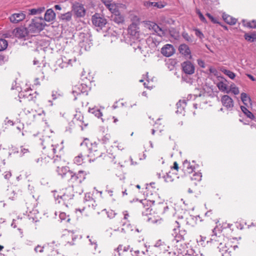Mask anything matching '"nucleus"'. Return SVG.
Returning a JSON list of instances; mask_svg holds the SVG:
<instances>
[{"instance_id": "1", "label": "nucleus", "mask_w": 256, "mask_h": 256, "mask_svg": "<svg viewBox=\"0 0 256 256\" xmlns=\"http://www.w3.org/2000/svg\"><path fill=\"white\" fill-rule=\"evenodd\" d=\"M64 146L62 145H58L56 148H53L52 152L55 154L54 162L56 166V171L58 175L63 177V168H64V160L62 158L64 156Z\"/></svg>"}, {"instance_id": "2", "label": "nucleus", "mask_w": 256, "mask_h": 256, "mask_svg": "<svg viewBox=\"0 0 256 256\" xmlns=\"http://www.w3.org/2000/svg\"><path fill=\"white\" fill-rule=\"evenodd\" d=\"M216 228L213 229L210 240L212 242L218 243L216 244H218V248L220 252H222V256H224V254L228 252L229 248L226 246V244L224 241V236L223 234H222L221 232L218 230V232H216Z\"/></svg>"}, {"instance_id": "3", "label": "nucleus", "mask_w": 256, "mask_h": 256, "mask_svg": "<svg viewBox=\"0 0 256 256\" xmlns=\"http://www.w3.org/2000/svg\"><path fill=\"white\" fill-rule=\"evenodd\" d=\"M65 178L70 183H74L76 185L81 183L85 178L86 172L83 170H80L76 174L72 170L65 168Z\"/></svg>"}, {"instance_id": "4", "label": "nucleus", "mask_w": 256, "mask_h": 256, "mask_svg": "<svg viewBox=\"0 0 256 256\" xmlns=\"http://www.w3.org/2000/svg\"><path fill=\"white\" fill-rule=\"evenodd\" d=\"M79 46L81 50L88 51L92 46L91 36L88 32H80L78 35Z\"/></svg>"}, {"instance_id": "5", "label": "nucleus", "mask_w": 256, "mask_h": 256, "mask_svg": "<svg viewBox=\"0 0 256 256\" xmlns=\"http://www.w3.org/2000/svg\"><path fill=\"white\" fill-rule=\"evenodd\" d=\"M80 148L86 150L89 154V157L98 158L101 156V154L98 152L97 145L96 144H92L90 142L88 143L86 142H84L81 144Z\"/></svg>"}, {"instance_id": "6", "label": "nucleus", "mask_w": 256, "mask_h": 256, "mask_svg": "<svg viewBox=\"0 0 256 256\" xmlns=\"http://www.w3.org/2000/svg\"><path fill=\"white\" fill-rule=\"evenodd\" d=\"M44 20L40 17H36L29 24L28 29L31 32H39L44 28Z\"/></svg>"}, {"instance_id": "7", "label": "nucleus", "mask_w": 256, "mask_h": 256, "mask_svg": "<svg viewBox=\"0 0 256 256\" xmlns=\"http://www.w3.org/2000/svg\"><path fill=\"white\" fill-rule=\"evenodd\" d=\"M173 228V235L174 238L173 242L178 243L184 240V238L186 234V231L184 230H180V224L178 222L176 221Z\"/></svg>"}, {"instance_id": "8", "label": "nucleus", "mask_w": 256, "mask_h": 256, "mask_svg": "<svg viewBox=\"0 0 256 256\" xmlns=\"http://www.w3.org/2000/svg\"><path fill=\"white\" fill-rule=\"evenodd\" d=\"M92 22L93 25L98 28V30H102L107 24V20L104 16L98 13H96L92 16Z\"/></svg>"}, {"instance_id": "9", "label": "nucleus", "mask_w": 256, "mask_h": 256, "mask_svg": "<svg viewBox=\"0 0 256 256\" xmlns=\"http://www.w3.org/2000/svg\"><path fill=\"white\" fill-rule=\"evenodd\" d=\"M88 86L84 84H78L75 85L72 88V94L74 95V100H76V96L80 94H81L86 93L88 94Z\"/></svg>"}, {"instance_id": "10", "label": "nucleus", "mask_w": 256, "mask_h": 256, "mask_svg": "<svg viewBox=\"0 0 256 256\" xmlns=\"http://www.w3.org/2000/svg\"><path fill=\"white\" fill-rule=\"evenodd\" d=\"M152 204L153 203L152 201L144 199L140 201L138 207L141 209L142 214L144 215H148L150 214Z\"/></svg>"}, {"instance_id": "11", "label": "nucleus", "mask_w": 256, "mask_h": 256, "mask_svg": "<svg viewBox=\"0 0 256 256\" xmlns=\"http://www.w3.org/2000/svg\"><path fill=\"white\" fill-rule=\"evenodd\" d=\"M40 144L42 146V149L44 150L46 148L48 149H50L52 151V148H56L58 144L54 146L52 142V140L50 136H43L42 138H40ZM63 142L62 141L60 145H62Z\"/></svg>"}, {"instance_id": "12", "label": "nucleus", "mask_w": 256, "mask_h": 256, "mask_svg": "<svg viewBox=\"0 0 256 256\" xmlns=\"http://www.w3.org/2000/svg\"><path fill=\"white\" fill-rule=\"evenodd\" d=\"M182 67L184 72L188 74H192L194 72L195 68L190 61L184 62L182 64Z\"/></svg>"}, {"instance_id": "13", "label": "nucleus", "mask_w": 256, "mask_h": 256, "mask_svg": "<svg viewBox=\"0 0 256 256\" xmlns=\"http://www.w3.org/2000/svg\"><path fill=\"white\" fill-rule=\"evenodd\" d=\"M175 52V50L172 45L166 44L161 49V53L165 56L170 57Z\"/></svg>"}, {"instance_id": "14", "label": "nucleus", "mask_w": 256, "mask_h": 256, "mask_svg": "<svg viewBox=\"0 0 256 256\" xmlns=\"http://www.w3.org/2000/svg\"><path fill=\"white\" fill-rule=\"evenodd\" d=\"M73 10L77 17H83L85 16L86 10L82 4L77 3L73 6Z\"/></svg>"}, {"instance_id": "15", "label": "nucleus", "mask_w": 256, "mask_h": 256, "mask_svg": "<svg viewBox=\"0 0 256 256\" xmlns=\"http://www.w3.org/2000/svg\"><path fill=\"white\" fill-rule=\"evenodd\" d=\"M82 152L78 154L77 156H76L74 159V163L78 165L82 164L84 160H86V158L89 157V154L88 152L86 151V150H82Z\"/></svg>"}, {"instance_id": "16", "label": "nucleus", "mask_w": 256, "mask_h": 256, "mask_svg": "<svg viewBox=\"0 0 256 256\" xmlns=\"http://www.w3.org/2000/svg\"><path fill=\"white\" fill-rule=\"evenodd\" d=\"M28 30L24 27H18L13 30V34L18 38H24L28 35Z\"/></svg>"}, {"instance_id": "17", "label": "nucleus", "mask_w": 256, "mask_h": 256, "mask_svg": "<svg viewBox=\"0 0 256 256\" xmlns=\"http://www.w3.org/2000/svg\"><path fill=\"white\" fill-rule=\"evenodd\" d=\"M25 18L26 14L23 12H20L12 14L10 16L9 19L12 23L16 24L24 20Z\"/></svg>"}, {"instance_id": "18", "label": "nucleus", "mask_w": 256, "mask_h": 256, "mask_svg": "<svg viewBox=\"0 0 256 256\" xmlns=\"http://www.w3.org/2000/svg\"><path fill=\"white\" fill-rule=\"evenodd\" d=\"M180 52L186 58L191 59L192 56L189 47L186 44H182L178 48Z\"/></svg>"}, {"instance_id": "19", "label": "nucleus", "mask_w": 256, "mask_h": 256, "mask_svg": "<svg viewBox=\"0 0 256 256\" xmlns=\"http://www.w3.org/2000/svg\"><path fill=\"white\" fill-rule=\"evenodd\" d=\"M221 101L222 105L227 109L232 108L234 106V101L228 95L222 96Z\"/></svg>"}, {"instance_id": "20", "label": "nucleus", "mask_w": 256, "mask_h": 256, "mask_svg": "<svg viewBox=\"0 0 256 256\" xmlns=\"http://www.w3.org/2000/svg\"><path fill=\"white\" fill-rule=\"evenodd\" d=\"M19 190L16 188L10 187L7 190L6 196L12 200H15L18 194Z\"/></svg>"}, {"instance_id": "21", "label": "nucleus", "mask_w": 256, "mask_h": 256, "mask_svg": "<svg viewBox=\"0 0 256 256\" xmlns=\"http://www.w3.org/2000/svg\"><path fill=\"white\" fill-rule=\"evenodd\" d=\"M138 24L133 22L128 28V33L131 36H137L138 35Z\"/></svg>"}, {"instance_id": "22", "label": "nucleus", "mask_w": 256, "mask_h": 256, "mask_svg": "<svg viewBox=\"0 0 256 256\" xmlns=\"http://www.w3.org/2000/svg\"><path fill=\"white\" fill-rule=\"evenodd\" d=\"M65 236L67 240V242L70 244H74V240L77 238L78 234H75L74 231L67 230L65 232Z\"/></svg>"}, {"instance_id": "23", "label": "nucleus", "mask_w": 256, "mask_h": 256, "mask_svg": "<svg viewBox=\"0 0 256 256\" xmlns=\"http://www.w3.org/2000/svg\"><path fill=\"white\" fill-rule=\"evenodd\" d=\"M194 166L191 165L190 162L187 160L184 161L183 163V170L185 172L191 174L194 172Z\"/></svg>"}, {"instance_id": "24", "label": "nucleus", "mask_w": 256, "mask_h": 256, "mask_svg": "<svg viewBox=\"0 0 256 256\" xmlns=\"http://www.w3.org/2000/svg\"><path fill=\"white\" fill-rule=\"evenodd\" d=\"M151 28L156 32L158 36L162 37L165 35L164 30H163L161 28H160L157 24L156 23H152L150 24Z\"/></svg>"}, {"instance_id": "25", "label": "nucleus", "mask_w": 256, "mask_h": 256, "mask_svg": "<svg viewBox=\"0 0 256 256\" xmlns=\"http://www.w3.org/2000/svg\"><path fill=\"white\" fill-rule=\"evenodd\" d=\"M222 18L226 22L230 25H234L236 24L237 20L225 13L222 14Z\"/></svg>"}, {"instance_id": "26", "label": "nucleus", "mask_w": 256, "mask_h": 256, "mask_svg": "<svg viewBox=\"0 0 256 256\" xmlns=\"http://www.w3.org/2000/svg\"><path fill=\"white\" fill-rule=\"evenodd\" d=\"M56 14L52 9L48 10L44 14V20L46 22H51L55 18Z\"/></svg>"}, {"instance_id": "27", "label": "nucleus", "mask_w": 256, "mask_h": 256, "mask_svg": "<svg viewBox=\"0 0 256 256\" xmlns=\"http://www.w3.org/2000/svg\"><path fill=\"white\" fill-rule=\"evenodd\" d=\"M112 20L116 23L118 24H122L124 22V18L120 14L118 10V12H115L114 14V16H112Z\"/></svg>"}, {"instance_id": "28", "label": "nucleus", "mask_w": 256, "mask_h": 256, "mask_svg": "<svg viewBox=\"0 0 256 256\" xmlns=\"http://www.w3.org/2000/svg\"><path fill=\"white\" fill-rule=\"evenodd\" d=\"M147 42L150 46L155 48L159 44L160 41L155 38L150 36L147 39Z\"/></svg>"}, {"instance_id": "29", "label": "nucleus", "mask_w": 256, "mask_h": 256, "mask_svg": "<svg viewBox=\"0 0 256 256\" xmlns=\"http://www.w3.org/2000/svg\"><path fill=\"white\" fill-rule=\"evenodd\" d=\"M84 117L81 114V113L79 112L74 116V120L75 122H77L80 123L79 124H84V126H86L88 125V123H86L84 121ZM80 126L82 127V126L80 124Z\"/></svg>"}, {"instance_id": "30", "label": "nucleus", "mask_w": 256, "mask_h": 256, "mask_svg": "<svg viewBox=\"0 0 256 256\" xmlns=\"http://www.w3.org/2000/svg\"><path fill=\"white\" fill-rule=\"evenodd\" d=\"M176 106L178 108L177 112H179L180 114H182V111L184 110V109L186 106V102L185 100H180L176 104Z\"/></svg>"}, {"instance_id": "31", "label": "nucleus", "mask_w": 256, "mask_h": 256, "mask_svg": "<svg viewBox=\"0 0 256 256\" xmlns=\"http://www.w3.org/2000/svg\"><path fill=\"white\" fill-rule=\"evenodd\" d=\"M240 109L245 114L246 116L251 120L254 118V115L244 106H241Z\"/></svg>"}, {"instance_id": "32", "label": "nucleus", "mask_w": 256, "mask_h": 256, "mask_svg": "<svg viewBox=\"0 0 256 256\" xmlns=\"http://www.w3.org/2000/svg\"><path fill=\"white\" fill-rule=\"evenodd\" d=\"M244 37L246 40L250 42H254L256 40V34L254 33H252L250 34L246 33Z\"/></svg>"}, {"instance_id": "33", "label": "nucleus", "mask_w": 256, "mask_h": 256, "mask_svg": "<svg viewBox=\"0 0 256 256\" xmlns=\"http://www.w3.org/2000/svg\"><path fill=\"white\" fill-rule=\"evenodd\" d=\"M240 98L244 104L246 106H248V102L251 101L250 97L245 92L241 94Z\"/></svg>"}, {"instance_id": "34", "label": "nucleus", "mask_w": 256, "mask_h": 256, "mask_svg": "<svg viewBox=\"0 0 256 256\" xmlns=\"http://www.w3.org/2000/svg\"><path fill=\"white\" fill-rule=\"evenodd\" d=\"M84 202L85 203L90 202L92 204V206H94V203H95V201L92 196V195L90 193H87L85 194L84 198Z\"/></svg>"}, {"instance_id": "35", "label": "nucleus", "mask_w": 256, "mask_h": 256, "mask_svg": "<svg viewBox=\"0 0 256 256\" xmlns=\"http://www.w3.org/2000/svg\"><path fill=\"white\" fill-rule=\"evenodd\" d=\"M221 71L222 72H223L224 74L228 76L232 80L234 79L236 77L235 74L230 70L222 68L221 69Z\"/></svg>"}, {"instance_id": "36", "label": "nucleus", "mask_w": 256, "mask_h": 256, "mask_svg": "<svg viewBox=\"0 0 256 256\" xmlns=\"http://www.w3.org/2000/svg\"><path fill=\"white\" fill-rule=\"evenodd\" d=\"M44 7H40L38 8H32L29 10L30 14L34 15L40 14L44 11Z\"/></svg>"}, {"instance_id": "37", "label": "nucleus", "mask_w": 256, "mask_h": 256, "mask_svg": "<svg viewBox=\"0 0 256 256\" xmlns=\"http://www.w3.org/2000/svg\"><path fill=\"white\" fill-rule=\"evenodd\" d=\"M230 91H231L235 95H237L240 93L238 87L236 86L234 84H232L230 86V90L226 91V92L228 94Z\"/></svg>"}, {"instance_id": "38", "label": "nucleus", "mask_w": 256, "mask_h": 256, "mask_svg": "<svg viewBox=\"0 0 256 256\" xmlns=\"http://www.w3.org/2000/svg\"><path fill=\"white\" fill-rule=\"evenodd\" d=\"M106 8L111 12L112 14H114L115 12H118V10L116 4L113 2L112 4L108 5Z\"/></svg>"}, {"instance_id": "39", "label": "nucleus", "mask_w": 256, "mask_h": 256, "mask_svg": "<svg viewBox=\"0 0 256 256\" xmlns=\"http://www.w3.org/2000/svg\"><path fill=\"white\" fill-rule=\"evenodd\" d=\"M8 45V42L3 38L0 39V51H2L6 49Z\"/></svg>"}, {"instance_id": "40", "label": "nucleus", "mask_w": 256, "mask_h": 256, "mask_svg": "<svg viewBox=\"0 0 256 256\" xmlns=\"http://www.w3.org/2000/svg\"><path fill=\"white\" fill-rule=\"evenodd\" d=\"M89 112L98 118L102 116V113L99 109L92 108L90 110Z\"/></svg>"}, {"instance_id": "41", "label": "nucleus", "mask_w": 256, "mask_h": 256, "mask_svg": "<svg viewBox=\"0 0 256 256\" xmlns=\"http://www.w3.org/2000/svg\"><path fill=\"white\" fill-rule=\"evenodd\" d=\"M218 89L222 92L227 91V85L223 82H220L218 84Z\"/></svg>"}, {"instance_id": "42", "label": "nucleus", "mask_w": 256, "mask_h": 256, "mask_svg": "<svg viewBox=\"0 0 256 256\" xmlns=\"http://www.w3.org/2000/svg\"><path fill=\"white\" fill-rule=\"evenodd\" d=\"M52 192H54V196L55 198L56 202L58 203H60V201L63 200V195L60 196L58 194H57V192L56 190H54Z\"/></svg>"}, {"instance_id": "43", "label": "nucleus", "mask_w": 256, "mask_h": 256, "mask_svg": "<svg viewBox=\"0 0 256 256\" xmlns=\"http://www.w3.org/2000/svg\"><path fill=\"white\" fill-rule=\"evenodd\" d=\"M160 20L162 24H170V22L172 21V20L166 18L164 16H162L160 18Z\"/></svg>"}, {"instance_id": "44", "label": "nucleus", "mask_w": 256, "mask_h": 256, "mask_svg": "<svg viewBox=\"0 0 256 256\" xmlns=\"http://www.w3.org/2000/svg\"><path fill=\"white\" fill-rule=\"evenodd\" d=\"M196 12L198 14L200 19V20L202 22H203L204 23H206L207 22V21H206V18L204 16V15L202 14V13L200 12V10L199 9H196Z\"/></svg>"}, {"instance_id": "45", "label": "nucleus", "mask_w": 256, "mask_h": 256, "mask_svg": "<svg viewBox=\"0 0 256 256\" xmlns=\"http://www.w3.org/2000/svg\"><path fill=\"white\" fill-rule=\"evenodd\" d=\"M151 5L158 8H163L165 6V4H164L162 2H152Z\"/></svg>"}, {"instance_id": "46", "label": "nucleus", "mask_w": 256, "mask_h": 256, "mask_svg": "<svg viewBox=\"0 0 256 256\" xmlns=\"http://www.w3.org/2000/svg\"><path fill=\"white\" fill-rule=\"evenodd\" d=\"M170 36L173 37L174 39L177 40L179 38V34L174 29L170 31Z\"/></svg>"}, {"instance_id": "47", "label": "nucleus", "mask_w": 256, "mask_h": 256, "mask_svg": "<svg viewBox=\"0 0 256 256\" xmlns=\"http://www.w3.org/2000/svg\"><path fill=\"white\" fill-rule=\"evenodd\" d=\"M106 214L108 217L110 218H114V216L116 214V213L112 210H110L108 211H107Z\"/></svg>"}, {"instance_id": "48", "label": "nucleus", "mask_w": 256, "mask_h": 256, "mask_svg": "<svg viewBox=\"0 0 256 256\" xmlns=\"http://www.w3.org/2000/svg\"><path fill=\"white\" fill-rule=\"evenodd\" d=\"M146 252H148V250H136L134 251V253L137 255V256H144L146 255Z\"/></svg>"}, {"instance_id": "49", "label": "nucleus", "mask_w": 256, "mask_h": 256, "mask_svg": "<svg viewBox=\"0 0 256 256\" xmlns=\"http://www.w3.org/2000/svg\"><path fill=\"white\" fill-rule=\"evenodd\" d=\"M201 178H202V175H201V174L200 173H195L194 175H193V177L192 178V179L193 180H197V181H200L201 180Z\"/></svg>"}, {"instance_id": "50", "label": "nucleus", "mask_w": 256, "mask_h": 256, "mask_svg": "<svg viewBox=\"0 0 256 256\" xmlns=\"http://www.w3.org/2000/svg\"><path fill=\"white\" fill-rule=\"evenodd\" d=\"M28 152L29 150L28 148H26L22 146L20 147V155L21 156H23L24 154L28 153Z\"/></svg>"}, {"instance_id": "51", "label": "nucleus", "mask_w": 256, "mask_h": 256, "mask_svg": "<svg viewBox=\"0 0 256 256\" xmlns=\"http://www.w3.org/2000/svg\"><path fill=\"white\" fill-rule=\"evenodd\" d=\"M206 16L210 18V20L214 23V24H218V22L216 18L214 17L209 13H206Z\"/></svg>"}, {"instance_id": "52", "label": "nucleus", "mask_w": 256, "mask_h": 256, "mask_svg": "<svg viewBox=\"0 0 256 256\" xmlns=\"http://www.w3.org/2000/svg\"><path fill=\"white\" fill-rule=\"evenodd\" d=\"M246 26L250 28H256V21L252 20V22H248Z\"/></svg>"}, {"instance_id": "53", "label": "nucleus", "mask_w": 256, "mask_h": 256, "mask_svg": "<svg viewBox=\"0 0 256 256\" xmlns=\"http://www.w3.org/2000/svg\"><path fill=\"white\" fill-rule=\"evenodd\" d=\"M195 32H196V35L199 37L200 38L202 39V38H204V36L202 32L201 31H200L198 29V28H196L194 30Z\"/></svg>"}, {"instance_id": "54", "label": "nucleus", "mask_w": 256, "mask_h": 256, "mask_svg": "<svg viewBox=\"0 0 256 256\" xmlns=\"http://www.w3.org/2000/svg\"><path fill=\"white\" fill-rule=\"evenodd\" d=\"M182 36L186 41L190 42L192 40L190 36L186 32H182Z\"/></svg>"}, {"instance_id": "55", "label": "nucleus", "mask_w": 256, "mask_h": 256, "mask_svg": "<svg viewBox=\"0 0 256 256\" xmlns=\"http://www.w3.org/2000/svg\"><path fill=\"white\" fill-rule=\"evenodd\" d=\"M110 138V136L106 134L102 138V140L104 144H107L109 142Z\"/></svg>"}, {"instance_id": "56", "label": "nucleus", "mask_w": 256, "mask_h": 256, "mask_svg": "<svg viewBox=\"0 0 256 256\" xmlns=\"http://www.w3.org/2000/svg\"><path fill=\"white\" fill-rule=\"evenodd\" d=\"M197 62H198V66L200 67H201L202 68H204L206 67L205 62L203 60L198 59V60Z\"/></svg>"}, {"instance_id": "57", "label": "nucleus", "mask_w": 256, "mask_h": 256, "mask_svg": "<svg viewBox=\"0 0 256 256\" xmlns=\"http://www.w3.org/2000/svg\"><path fill=\"white\" fill-rule=\"evenodd\" d=\"M56 64L58 66L61 68H63L64 66V64H63V60L62 58H60L58 60L56 61Z\"/></svg>"}, {"instance_id": "58", "label": "nucleus", "mask_w": 256, "mask_h": 256, "mask_svg": "<svg viewBox=\"0 0 256 256\" xmlns=\"http://www.w3.org/2000/svg\"><path fill=\"white\" fill-rule=\"evenodd\" d=\"M44 246L42 247L38 245L34 248V251L36 252H44Z\"/></svg>"}, {"instance_id": "59", "label": "nucleus", "mask_w": 256, "mask_h": 256, "mask_svg": "<svg viewBox=\"0 0 256 256\" xmlns=\"http://www.w3.org/2000/svg\"><path fill=\"white\" fill-rule=\"evenodd\" d=\"M64 220V212H60L58 215V220L60 222H62V220Z\"/></svg>"}, {"instance_id": "60", "label": "nucleus", "mask_w": 256, "mask_h": 256, "mask_svg": "<svg viewBox=\"0 0 256 256\" xmlns=\"http://www.w3.org/2000/svg\"><path fill=\"white\" fill-rule=\"evenodd\" d=\"M102 2L106 6H108L110 4H112L113 2L111 0H101Z\"/></svg>"}, {"instance_id": "61", "label": "nucleus", "mask_w": 256, "mask_h": 256, "mask_svg": "<svg viewBox=\"0 0 256 256\" xmlns=\"http://www.w3.org/2000/svg\"><path fill=\"white\" fill-rule=\"evenodd\" d=\"M74 28H72V30H70V32H68V37L66 38H72L74 36Z\"/></svg>"}, {"instance_id": "62", "label": "nucleus", "mask_w": 256, "mask_h": 256, "mask_svg": "<svg viewBox=\"0 0 256 256\" xmlns=\"http://www.w3.org/2000/svg\"><path fill=\"white\" fill-rule=\"evenodd\" d=\"M10 176H11V173L10 172H6L4 173V178L8 180Z\"/></svg>"}, {"instance_id": "63", "label": "nucleus", "mask_w": 256, "mask_h": 256, "mask_svg": "<svg viewBox=\"0 0 256 256\" xmlns=\"http://www.w3.org/2000/svg\"><path fill=\"white\" fill-rule=\"evenodd\" d=\"M62 94H57V92H56V94H54V92L52 94V96L53 98V100H55L58 97L62 96Z\"/></svg>"}, {"instance_id": "64", "label": "nucleus", "mask_w": 256, "mask_h": 256, "mask_svg": "<svg viewBox=\"0 0 256 256\" xmlns=\"http://www.w3.org/2000/svg\"><path fill=\"white\" fill-rule=\"evenodd\" d=\"M72 14L70 12H66L65 14V20H68L70 19Z\"/></svg>"}]
</instances>
